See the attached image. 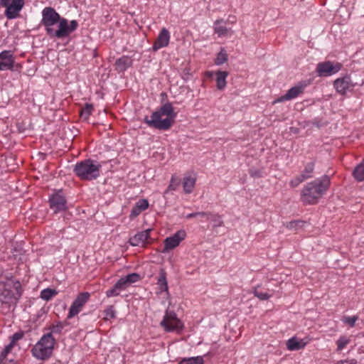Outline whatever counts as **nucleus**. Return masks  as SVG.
I'll list each match as a JSON object with an SVG mask.
<instances>
[{
    "label": "nucleus",
    "instance_id": "51",
    "mask_svg": "<svg viewBox=\"0 0 364 364\" xmlns=\"http://www.w3.org/2000/svg\"><path fill=\"white\" fill-rule=\"evenodd\" d=\"M168 188L170 190H175V187L172 184H170Z\"/></svg>",
    "mask_w": 364,
    "mask_h": 364
},
{
    "label": "nucleus",
    "instance_id": "52",
    "mask_svg": "<svg viewBox=\"0 0 364 364\" xmlns=\"http://www.w3.org/2000/svg\"><path fill=\"white\" fill-rule=\"evenodd\" d=\"M3 364H15L13 360H10L8 363H3Z\"/></svg>",
    "mask_w": 364,
    "mask_h": 364
},
{
    "label": "nucleus",
    "instance_id": "42",
    "mask_svg": "<svg viewBox=\"0 0 364 364\" xmlns=\"http://www.w3.org/2000/svg\"><path fill=\"white\" fill-rule=\"evenodd\" d=\"M142 211L139 208H137L136 206H134L133 208L131 210V214H130V216L131 217H136L137 215H139Z\"/></svg>",
    "mask_w": 364,
    "mask_h": 364
},
{
    "label": "nucleus",
    "instance_id": "29",
    "mask_svg": "<svg viewBox=\"0 0 364 364\" xmlns=\"http://www.w3.org/2000/svg\"><path fill=\"white\" fill-rule=\"evenodd\" d=\"M304 223H305V222L303 220H293V221L287 223L286 227L290 230H297L299 228H301L303 227V225H304Z\"/></svg>",
    "mask_w": 364,
    "mask_h": 364
},
{
    "label": "nucleus",
    "instance_id": "9",
    "mask_svg": "<svg viewBox=\"0 0 364 364\" xmlns=\"http://www.w3.org/2000/svg\"><path fill=\"white\" fill-rule=\"evenodd\" d=\"M22 66L15 63V58L10 50L0 53V70L20 71Z\"/></svg>",
    "mask_w": 364,
    "mask_h": 364
},
{
    "label": "nucleus",
    "instance_id": "23",
    "mask_svg": "<svg viewBox=\"0 0 364 364\" xmlns=\"http://www.w3.org/2000/svg\"><path fill=\"white\" fill-rule=\"evenodd\" d=\"M196 183V178L191 177V176H186L183 178V190L186 193H190L193 191V189L195 186Z\"/></svg>",
    "mask_w": 364,
    "mask_h": 364
},
{
    "label": "nucleus",
    "instance_id": "18",
    "mask_svg": "<svg viewBox=\"0 0 364 364\" xmlns=\"http://www.w3.org/2000/svg\"><path fill=\"white\" fill-rule=\"evenodd\" d=\"M306 346V343L302 339H298L293 337L287 342V347L290 350H298L303 348Z\"/></svg>",
    "mask_w": 364,
    "mask_h": 364
},
{
    "label": "nucleus",
    "instance_id": "55",
    "mask_svg": "<svg viewBox=\"0 0 364 364\" xmlns=\"http://www.w3.org/2000/svg\"><path fill=\"white\" fill-rule=\"evenodd\" d=\"M337 364H340L339 362Z\"/></svg>",
    "mask_w": 364,
    "mask_h": 364
},
{
    "label": "nucleus",
    "instance_id": "21",
    "mask_svg": "<svg viewBox=\"0 0 364 364\" xmlns=\"http://www.w3.org/2000/svg\"><path fill=\"white\" fill-rule=\"evenodd\" d=\"M205 217H206L208 220H210L213 223V228L221 227L223 225L222 218L218 213L207 212V215H205Z\"/></svg>",
    "mask_w": 364,
    "mask_h": 364
},
{
    "label": "nucleus",
    "instance_id": "19",
    "mask_svg": "<svg viewBox=\"0 0 364 364\" xmlns=\"http://www.w3.org/2000/svg\"><path fill=\"white\" fill-rule=\"evenodd\" d=\"M216 75V86L218 90H223L226 87V77L228 75L227 71L218 70L215 73Z\"/></svg>",
    "mask_w": 364,
    "mask_h": 364
},
{
    "label": "nucleus",
    "instance_id": "24",
    "mask_svg": "<svg viewBox=\"0 0 364 364\" xmlns=\"http://www.w3.org/2000/svg\"><path fill=\"white\" fill-rule=\"evenodd\" d=\"M223 21V19H218L215 21L214 31L219 36H226L228 32V29L225 26L219 25Z\"/></svg>",
    "mask_w": 364,
    "mask_h": 364
},
{
    "label": "nucleus",
    "instance_id": "36",
    "mask_svg": "<svg viewBox=\"0 0 364 364\" xmlns=\"http://www.w3.org/2000/svg\"><path fill=\"white\" fill-rule=\"evenodd\" d=\"M128 286L129 284L127 283L124 277L120 278L115 284V288H118L119 291L126 289Z\"/></svg>",
    "mask_w": 364,
    "mask_h": 364
},
{
    "label": "nucleus",
    "instance_id": "8",
    "mask_svg": "<svg viewBox=\"0 0 364 364\" xmlns=\"http://www.w3.org/2000/svg\"><path fill=\"white\" fill-rule=\"evenodd\" d=\"M0 5L6 8V17L14 19L19 16V12L23 8L24 0H0Z\"/></svg>",
    "mask_w": 364,
    "mask_h": 364
},
{
    "label": "nucleus",
    "instance_id": "20",
    "mask_svg": "<svg viewBox=\"0 0 364 364\" xmlns=\"http://www.w3.org/2000/svg\"><path fill=\"white\" fill-rule=\"evenodd\" d=\"M157 284L161 291H168V283L166 280V272L164 269L159 271V277L157 280Z\"/></svg>",
    "mask_w": 364,
    "mask_h": 364
},
{
    "label": "nucleus",
    "instance_id": "26",
    "mask_svg": "<svg viewBox=\"0 0 364 364\" xmlns=\"http://www.w3.org/2000/svg\"><path fill=\"white\" fill-rule=\"evenodd\" d=\"M354 177L359 181H364V160L356 166L353 171Z\"/></svg>",
    "mask_w": 364,
    "mask_h": 364
},
{
    "label": "nucleus",
    "instance_id": "16",
    "mask_svg": "<svg viewBox=\"0 0 364 364\" xmlns=\"http://www.w3.org/2000/svg\"><path fill=\"white\" fill-rule=\"evenodd\" d=\"M306 84H299L294 87L290 88L285 95L278 98L276 102H284L286 100H290L297 97L301 93L304 92Z\"/></svg>",
    "mask_w": 364,
    "mask_h": 364
},
{
    "label": "nucleus",
    "instance_id": "13",
    "mask_svg": "<svg viewBox=\"0 0 364 364\" xmlns=\"http://www.w3.org/2000/svg\"><path fill=\"white\" fill-rule=\"evenodd\" d=\"M186 233L185 230H180L177 231L173 236L166 237L164 240V248L162 252H166L176 247L179 243L186 237Z\"/></svg>",
    "mask_w": 364,
    "mask_h": 364
},
{
    "label": "nucleus",
    "instance_id": "47",
    "mask_svg": "<svg viewBox=\"0 0 364 364\" xmlns=\"http://www.w3.org/2000/svg\"><path fill=\"white\" fill-rule=\"evenodd\" d=\"M296 180H298L299 183H301L304 181L308 179V178H306V176H305L303 173H301L299 176L296 177Z\"/></svg>",
    "mask_w": 364,
    "mask_h": 364
},
{
    "label": "nucleus",
    "instance_id": "32",
    "mask_svg": "<svg viewBox=\"0 0 364 364\" xmlns=\"http://www.w3.org/2000/svg\"><path fill=\"white\" fill-rule=\"evenodd\" d=\"M314 163L312 162H310V163H308L306 166H305V168L304 170V171L302 172V173L306 176V178H310L312 177L311 176V173L313 172L314 171Z\"/></svg>",
    "mask_w": 364,
    "mask_h": 364
},
{
    "label": "nucleus",
    "instance_id": "11",
    "mask_svg": "<svg viewBox=\"0 0 364 364\" xmlns=\"http://www.w3.org/2000/svg\"><path fill=\"white\" fill-rule=\"evenodd\" d=\"M90 296V294L88 292L79 294L70 306L67 318L70 319L78 314V313L82 310V306L89 300Z\"/></svg>",
    "mask_w": 364,
    "mask_h": 364
},
{
    "label": "nucleus",
    "instance_id": "2",
    "mask_svg": "<svg viewBox=\"0 0 364 364\" xmlns=\"http://www.w3.org/2000/svg\"><path fill=\"white\" fill-rule=\"evenodd\" d=\"M176 115L177 114L174 112L172 104L166 102L152 113L150 119L146 116L144 122L149 127L159 130H168L174 123Z\"/></svg>",
    "mask_w": 364,
    "mask_h": 364
},
{
    "label": "nucleus",
    "instance_id": "49",
    "mask_svg": "<svg viewBox=\"0 0 364 364\" xmlns=\"http://www.w3.org/2000/svg\"><path fill=\"white\" fill-rule=\"evenodd\" d=\"M343 364H357V362L355 360H350L349 361L343 362Z\"/></svg>",
    "mask_w": 364,
    "mask_h": 364
},
{
    "label": "nucleus",
    "instance_id": "30",
    "mask_svg": "<svg viewBox=\"0 0 364 364\" xmlns=\"http://www.w3.org/2000/svg\"><path fill=\"white\" fill-rule=\"evenodd\" d=\"M93 109V106L91 104H85V106L80 111V116L82 118L87 119L91 114Z\"/></svg>",
    "mask_w": 364,
    "mask_h": 364
},
{
    "label": "nucleus",
    "instance_id": "35",
    "mask_svg": "<svg viewBox=\"0 0 364 364\" xmlns=\"http://www.w3.org/2000/svg\"><path fill=\"white\" fill-rule=\"evenodd\" d=\"M104 312L107 319L114 318L116 317V312L113 306H109Z\"/></svg>",
    "mask_w": 364,
    "mask_h": 364
},
{
    "label": "nucleus",
    "instance_id": "6",
    "mask_svg": "<svg viewBox=\"0 0 364 364\" xmlns=\"http://www.w3.org/2000/svg\"><path fill=\"white\" fill-rule=\"evenodd\" d=\"M77 26L78 23L77 21L72 20L68 24L66 18H61L58 22V29H50V34L48 36L51 38H64L75 31Z\"/></svg>",
    "mask_w": 364,
    "mask_h": 364
},
{
    "label": "nucleus",
    "instance_id": "7",
    "mask_svg": "<svg viewBox=\"0 0 364 364\" xmlns=\"http://www.w3.org/2000/svg\"><path fill=\"white\" fill-rule=\"evenodd\" d=\"M60 14L52 7H46L42 11L41 24L45 27L46 33L50 34V29L60 21Z\"/></svg>",
    "mask_w": 364,
    "mask_h": 364
},
{
    "label": "nucleus",
    "instance_id": "5",
    "mask_svg": "<svg viewBox=\"0 0 364 364\" xmlns=\"http://www.w3.org/2000/svg\"><path fill=\"white\" fill-rule=\"evenodd\" d=\"M160 326L166 332L181 331L184 326L183 322L177 317L176 314L173 311L166 310Z\"/></svg>",
    "mask_w": 364,
    "mask_h": 364
},
{
    "label": "nucleus",
    "instance_id": "3",
    "mask_svg": "<svg viewBox=\"0 0 364 364\" xmlns=\"http://www.w3.org/2000/svg\"><path fill=\"white\" fill-rule=\"evenodd\" d=\"M330 184L329 178L327 176L321 178H317L307 183L301 191V200L304 204H315L326 191Z\"/></svg>",
    "mask_w": 364,
    "mask_h": 364
},
{
    "label": "nucleus",
    "instance_id": "33",
    "mask_svg": "<svg viewBox=\"0 0 364 364\" xmlns=\"http://www.w3.org/2000/svg\"><path fill=\"white\" fill-rule=\"evenodd\" d=\"M127 283L129 284L135 283L140 279V275L137 273H132L124 277Z\"/></svg>",
    "mask_w": 364,
    "mask_h": 364
},
{
    "label": "nucleus",
    "instance_id": "4",
    "mask_svg": "<svg viewBox=\"0 0 364 364\" xmlns=\"http://www.w3.org/2000/svg\"><path fill=\"white\" fill-rule=\"evenodd\" d=\"M101 164L92 159H85L75 164L73 171L81 180L92 181L100 175Z\"/></svg>",
    "mask_w": 364,
    "mask_h": 364
},
{
    "label": "nucleus",
    "instance_id": "22",
    "mask_svg": "<svg viewBox=\"0 0 364 364\" xmlns=\"http://www.w3.org/2000/svg\"><path fill=\"white\" fill-rule=\"evenodd\" d=\"M131 63L132 60L129 58L123 56L116 60L115 65L117 66V69L122 72L129 68L131 65Z\"/></svg>",
    "mask_w": 364,
    "mask_h": 364
},
{
    "label": "nucleus",
    "instance_id": "43",
    "mask_svg": "<svg viewBox=\"0 0 364 364\" xmlns=\"http://www.w3.org/2000/svg\"><path fill=\"white\" fill-rule=\"evenodd\" d=\"M334 86L338 92H341V90H340V87H341V78H338L334 81Z\"/></svg>",
    "mask_w": 364,
    "mask_h": 364
},
{
    "label": "nucleus",
    "instance_id": "54",
    "mask_svg": "<svg viewBox=\"0 0 364 364\" xmlns=\"http://www.w3.org/2000/svg\"><path fill=\"white\" fill-rule=\"evenodd\" d=\"M345 345V343L343 341V344H342V346L343 347Z\"/></svg>",
    "mask_w": 364,
    "mask_h": 364
},
{
    "label": "nucleus",
    "instance_id": "25",
    "mask_svg": "<svg viewBox=\"0 0 364 364\" xmlns=\"http://www.w3.org/2000/svg\"><path fill=\"white\" fill-rule=\"evenodd\" d=\"M58 294V291L54 289L47 288L44 289L41 292V298L45 301L50 300L53 296Z\"/></svg>",
    "mask_w": 364,
    "mask_h": 364
},
{
    "label": "nucleus",
    "instance_id": "48",
    "mask_svg": "<svg viewBox=\"0 0 364 364\" xmlns=\"http://www.w3.org/2000/svg\"><path fill=\"white\" fill-rule=\"evenodd\" d=\"M299 182H298V180H296V178H295L294 179L291 180L290 181V185L291 187H296L299 185Z\"/></svg>",
    "mask_w": 364,
    "mask_h": 364
},
{
    "label": "nucleus",
    "instance_id": "31",
    "mask_svg": "<svg viewBox=\"0 0 364 364\" xmlns=\"http://www.w3.org/2000/svg\"><path fill=\"white\" fill-rule=\"evenodd\" d=\"M254 295L257 297L259 299L262 301L267 300L269 299L272 295L269 294L267 292H262L259 290V287H255L253 290Z\"/></svg>",
    "mask_w": 364,
    "mask_h": 364
},
{
    "label": "nucleus",
    "instance_id": "39",
    "mask_svg": "<svg viewBox=\"0 0 364 364\" xmlns=\"http://www.w3.org/2000/svg\"><path fill=\"white\" fill-rule=\"evenodd\" d=\"M24 336V333L23 331H18L15 333L11 337V343H12L14 346L15 345L16 342L21 340Z\"/></svg>",
    "mask_w": 364,
    "mask_h": 364
},
{
    "label": "nucleus",
    "instance_id": "44",
    "mask_svg": "<svg viewBox=\"0 0 364 364\" xmlns=\"http://www.w3.org/2000/svg\"><path fill=\"white\" fill-rule=\"evenodd\" d=\"M348 77H343V90H345L346 88H348Z\"/></svg>",
    "mask_w": 364,
    "mask_h": 364
},
{
    "label": "nucleus",
    "instance_id": "41",
    "mask_svg": "<svg viewBox=\"0 0 364 364\" xmlns=\"http://www.w3.org/2000/svg\"><path fill=\"white\" fill-rule=\"evenodd\" d=\"M205 215H207V212H196V213H192L188 214L186 216V218L187 219H190V218L197 217V216L205 217Z\"/></svg>",
    "mask_w": 364,
    "mask_h": 364
},
{
    "label": "nucleus",
    "instance_id": "14",
    "mask_svg": "<svg viewBox=\"0 0 364 364\" xmlns=\"http://www.w3.org/2000/svg\"><path fill=\"white\" fill-rule=\"evenodd\" d=\"M14 287L16 290V293L18 294V297H16L14 296V294L11 290L4 289L0 292V301L2 304H10L14 301H16L18 297L21 296V292L20 291L21 289V284L19 282H16L14 284Z\"/></svg>",
    "mask_w": 364,
    "mask_h": 364
},
{
    "label": "nucleus",
    "instance_id": "50",
    "mask_svg": "<svg viewBox=\"0 0 364 364\" xmlns=\"http://www.w3.org/2000/svg\"><path fill=\"white\" fill-rule=\"evenodd\" d=\"M338 350L341 349V338L337 341Z\"/></svg>",
    "mask_w": 364,
    "mask_h": 364
},
{
    "label": "nucleus",
    "instance_id": "15",
    "mask_svg": "<svg viewBox=\"0 0 364 364\" xmlns=\"http://www.w3.org/2000/svg\"><path fill=\"white\" fill-rule=\"evenodd\" d=\"M169 40H170L169 31L166 28H163L161 30L156 40L155 41V42L153 45V47H152L153 50L154 51H156L160 48L166 47L168 45Z\"/></svg>",
    "mask_w": 364,
    "mask_h": 364
},
{
    "label": "nucleus",
    "instance_id": "38",
    "mask_svg": "<svg viewBox=\"0 0 364 364\" xmlns=\"http://www.w3.org/2000/svg\"><path fill=\"white\" fill-rule=\"evenodd\" d=\"M135 206L143 211L149 207V202L146 199H140L136 203Z\"/></svg>",
    "mask_w": 364,
    "mask_h": 364
},
{
    "label": "nucleus",
    "instance_id": "28",
    "mask_svg": "<svg viewBox=\"0 0 364 364\" xmlns=\"http://www.w3.org/2000/svg\"><path fill=\"white\" fill-rule=\"evenodd\" d=\"M228 60V54L224 48H221L215 59V64L220 65Z\"/></svg>",
    "mask_w": 364,
    "mask_h": 364
},
{
    "label": "nucleus",
    "instance_id": "37",
    "mask_svg": "<svg viewBox=\"0 0 364 364\" xmlns=\"http://www.w3.org/2000/svg\"><path fill=\"white\" fill-rule=\"evenodd\" d=\"M358 318V317L357 316H348L343 318V322L348 324L349 326L353 327Z\"/></svg>",
    "mask_w": 364,
    "mask_h": 364
},
{
    "label": "nucleus",
    "instance_id": "17",
    "mask_svg": "<svg viewBox=\"0 0 364 364\" xmlns=\"http://www.w3.org/2000/svg\"><path fill=\"white\" fill-rule=\"evenodd\" d=\"M151 231V229H147L144 231L136 233L129 239L130 245L132 246L144 245V244L149 239Z\"/></svg>",
    "mask_w": 364,
    "mask_h": 364
},
{
    "label": "nucleus",
    "instance_id": "53",
    "mask_svg": "<svg viewBox=\"0 0 364 364\" xmlns=\"http://www.w3.org/2000/svg\"><path fill=\"white\" fill-rule=\"evenodd\" d=\"M208 75H209V76H212L213 73H210Z\"/></svg>",
    "mask_w": 364,
    "mask_h": 364
},
{
    "label": "nucleus",
    "instance_id": "12",
    "mask_svg": "<svg viewBox=\"0 0 364 364\" xmlns=\"http://www.w3.org/2000/svg\"><path fill=\"white\" fill-rule=\"evenodd\" d=\"M341 70V64L333 65L330 61L319 63L316 67L317 75L320 77H327L338 73Z\"/></svg>",
    "mask_w": 364,
    "mask_h": 364
},
{
    "label": "nucleus",
    "instance_id": "34",
    "mask_svg": "<svg viewBox=\"0 0 364 364\" xmlns=\"http://www.w3.org/2000/svg\"><path fill=\"white\" fill-rule=\"evenodd\" d=\"M14 346L11 343L5 346L0 355L1 362H3V360L6 358L7 355L11 352Z\"/></svg>",
    "mask_w": 364,
    "mask_h": 364
},
{
    "label": "nucleus",
    "instance_id": "45",
    "mask_svg": "<svg viewBox=\"0 0 364 364\" xmlns=\"http://www.w3.org/2000/svg\"><path fill=\"white\" fill-rule=\"evenodd\" d=\"M250 174L253 177H259L260 174L259 172L257 170L250 169Z\"/></svg>",
    "mask_w": 364,
    "mask_h": 364
},
{
    "label": "nucleus",
    "instance_id": "40",
    "mask_svg": "<svg viewBox=\"0 0 364 364\" xmlns=\"http://www.w3.org/2000/svg\"><path fill=\"white\" fill-rule=\"evenodd\" d=\"M119 294V290L118 288H115V284L113 286L112 288L108 289L106 292V295L108 297L111 296H115Z\"/></svg>",
    "mask_w": 364,
    "mask_h": 364
},
{
    "label": "nucleus",
    "instance_id": "10",
    "mask_svg": "<svg viewBox=\"0 0 364 364\" xmlns=\"http://www.w3.org/2000/svg\"><path fill=\"white\" fill-rule=\"evenodd\" d=\"M50 208L54 213L65 210L67 201L62 191H59L50 196L49 198Z\"/></svg>",
    "mask_w": 364,
    "mask_h": 364
},
{
    "label": "nucleus",
    "instance_id": "46",
    "mask_svg": "<svg viewBox=\"0 0 364 364\" xmlns=\"http://www.w3.org/2000/svg\"><path fill=\"white\" fill-rule=\"evenodd\" d=\"M296 180H298L299 183H301L304 181L308 179V178H306V176H305L303 173H301L299 176L296 177Z\"/></svg>",
    "mask_w": 364,
    "mask_h": 364
},
{
    "label": "nucleus",
    "instance_id": "1",
    "mask_svg": "<svg viewBox=\"0 0 364 364\" xmlns=\"http://www.w3.org/2000/svg\"><path fill=\"white\" fill-rule=\"evenodd\" d=\"M68 324V322L58 321L53 323L48 328L50 332L44 334L37 343L32 348L31 353L33 357L39 360L49 358L53 353L54 346L56 343L53 334L61 333L63 328Z\"/></svg>",
    "mask_w": 364,
    "mask_h": 364
},
{
    "label": "nucleus",
    "instance_id": "27",
    "mask_svg": "<svg viewBox=\"0 0 364 364\" xmlns=\"http://www.w3.org/2000/svg\"><path fill=\"white\" fill-rule=\"evenodd\" d=\"M204 360L202 356L191 357L182 359L178 364H203Z\"/></svg>",
    "mask_w": 364,
    "mask_h": 364
}]
</instances>
